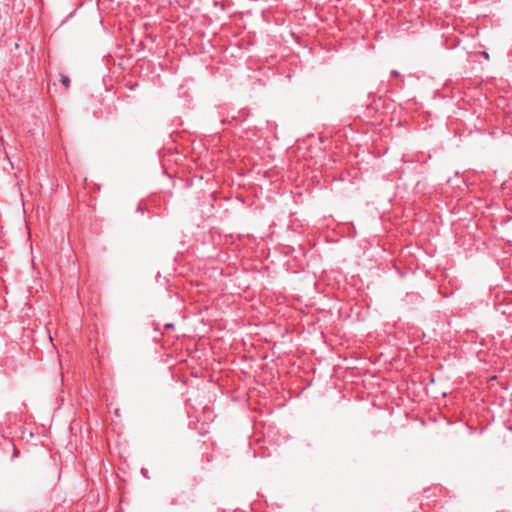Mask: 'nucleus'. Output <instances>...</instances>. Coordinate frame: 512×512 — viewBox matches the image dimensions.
I'll use <instances>...</instances> for the list:
<instances>
[{
    "label": "nucleus",
    "instance_id": "nucleus-5",
    "mask_svg": "<svg viewBox=\"0 0 512 512\" xmlns=\"http://www.w3.org/2000/svg\"><path fill=\"white\" fill-rule=\"evenodd\" d=\"M17 453H18L17 449L14 448V456H17Z\"/></svg>",
    "mask_w": 512,
    "mask_h": 512
},
{
    "label": "nucleus",
    "instance_id": "nucleus-4",
    "mask_svg": "<svg viewBox=\"0 0 512 512\" xmlns=\"http://www.w3.org/2000/svg\"><path fill=\"white\" fill-rule=\"evenodd\" d=\"M483 55H484V57H485V58H488V57H489V55H488V53H487V52H483Z\"/></svg>",
    "mask_w": 512,
    "mask_h": 512
},
{
    "label": "nucleus",
    "instance_id": "nucleus-1",
    "mask_svg": "<svg viewBox=\"0 0 512 512\" xmlns=\"http://www.w3.org/2000/svg\"><path fill=\"white\" fill-rule=\"evenodd\" d=\"M60 81H61L62 85L65 87V89H68L70 87L69 77H67L65 75H61Z\"/></svg>",
    "mask_w": 512,
    "mask_h": 512
},
{
    "label": "nucleus",
    "instance_id": "nucleus-3",
    "mask_svg": "<svg viewBox=\"0 0 512 512\" xmlns=\"http://www.w3.org/2000/svg\"><path fill=\"white\" fill-rule=\"evenodd\" d=\"M173 327H174V324H172V323H167V324L165 325V328H167V329H169V328H173Z\"/></svg>",
    "mask_w": 512,
    "mask_h": 512
},
{
    "label": "nucleus",
    "instance_id": "nucleus-2",
    "mask_svg": "<svg viewBox=\"0 0 512 512\" xmlns=\"http://www.w3.org/2000/svg\"><path fill=\"white\" fill-rule=\"evenodd\" d=\"M391 75L397 77L399 76V72L397 70H392Z\"/></svg>",
    "mask_w": 512,
    "mask_h": 512
}]
</instances>
